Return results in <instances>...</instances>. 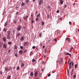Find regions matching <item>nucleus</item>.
Returning <instances> with one entry per match:
<instances>
[{
	"label": "nucleus",
	"instance_id": "obj_9",
	"mask_svg": "<svg viewBox=\"0 0 79 79\" xmlns=\"http://www.w3.org/2000/svg\"><path fill=\"white\" fill-rule=\"evenodd\" d=\"M65 40H67L69 42H71V39L69 38H66Z\"/></svg>",
	"mask_w": 79,
	"mask_h": 79
},
{
	"label": "nucleus",
	"instance_id": "obj_43",
	"mask_svg": "<svg viewBox=\"0 0 79 79\" xmlns=\"http://www.w3.org/2000/svg\"><path fill=\"white\" fill-rule=\"evenodd\" d=\"M64 8H66V7H67V6H66V4L64 5Z\"/></svg>",
	"mask_w": 79,
	"mask_h": 79
},
{
	"label": "nucleus",
	"instance_id": "obj_19",
	"mask_svg": "<svg viewBox=\"0 0 79 79\" xmlns=\"http://www.w3.org/2000/svg\"><path fill=\"white\" fill-rule=\"evenodd\" d=\"M39 17H36L35 19L36 21H39Z\"/></svg>",
	"mask_w": 79,
	"mask_h": 79
},
{
	"label": "nucleus",
	"instance_id": "obj_56",
	"mask_svg": "<svg viewBox=\"0 0 79 79\" xmlns=\"http://www.w3.org/2000/svg\"><path fill=\"white\" fill-rule=\"evenodd\" d=\"M69 73V69L68 68L67 69V73Z\"/></svg>",
	"mask_w": 79,
	"mask_h": 79
},
{
	"label": "nucleus",
	"instance_id": "obj_5",
	"mask_svg": "<svg viewBox=\"0 0 79 79\" xmlns=\"http://www.w3.org/2000/svg\"><path fill=\"white\" fill-rule=\"evenodd\" d=\"M63 58H60L59 61V63L60 64H61L62 63H63Z\"/></svg>",
	"mask_w": 79,
	"mask_h": 79
},
{
	"label": "nucleus",
	"instance_id": "obj_20",
	"mask_svg": "<svg viewBox=\"0 0 79 79\" xmlns=\"http://www.w3.org/2000/svg\"><path fill=\"white\" fill-rule=\"evenodd\" d=\"M21 67H24V64L23 63H22L21 65Z\"/></svg>",
	"mask_w": 79,
	"mask_h": 79
},
{
	"label": "nucleus",
	"instance_id": "obj_62",
	"mask_svg": "<svg viewBox=\"0 0 79 79\" xmlns=\"http://www.w3.org/2000/svg\"><path fill=\"white\" fill-rule=\"evenodd\" d=\"M47 17H48V19H49V15H48L47 16Z\"/></svg>",
	"mask_w": 79,
	"mask_h": 79
},
{
	"label": "nucleus",
	"instance_id": "obj_30",
	"mask_svg": "<svg viewBox=\"0 0 79 79\" xmlns=\"http://www.w3.org/2000/svg\"><path fill=\"white\" fill-rule=\"evenodd\" d=\"M42 64H45V62L44 61H42Z\"/></svg>",
	"mask_w": 79,
	"mask_h": 79
},
{
	"label": "nucleus",
	"instance_id": "obj_4",
	"mask_svg": "<svg viewBox=\"0 0 79 79\" xmlns=\"http://www.w3.org/2000/svg\"><path fill=\"white\" fill-rule=\"evenodd\" d=\"M17 28L18 31H19L21 28V26L20 25H19L18 26Z\"/></svg>",
	"mask_w": 79,
	"mask_h": 79
},
{
	"label": "nucleus",
	"instance_id": "obj_64",
	"mask_svg": "<svg viewBox=\"0 0 79 79\" xmlns=\"http://www.w3.org/2000/svg\"><path fill=\"white\" fill-rule=\"evenodd\" d=\"M52 73H55V71H52Z\"/></svg>",
	"mask_w": 79,
	"mask_h": 79
},
{
	"label": "nucleus",
	"instance_id": "obj_39",
	"mask_svg": "<svg viewBox=\"0 0 79 79\" xmlns=\"http://www.w3.org/2000/svg\"><path fill=\"white\" fill-rule=\"evenodd\" d=\"M20 48L21 49H23V46H20Z\"/></svg>",
	"mask_w": 79,
	"mask_h": 79
},
{
	"label": "nucleus",
	"instance_id": "obj_25",
	"mask_svg": "<svg viewBox=\"0 0 79 79\" xmlns=\"http://www.w3.org/2000/svg\"><path fill=\"white\" fill-rule=\"evenodd\" d=\"M16 69L17 71H19V67L18 66L17 67Z\"/></svg>",
	"mask_w": 79,
	"mask_h": 79
},
{
	"label": "nucleus",
	"instance_id": "obj_34",
	"mask_svg": "<svg viewBox=\"0 0 79 79\" xmlns=\"http://www.w3.org/2000/svg\"><path fill=\"white\" fill-rule=\"evenodd\" d=\"M73 72H74V69H72L71 74H73Z\"/></svg>",
	"mask_w": 79,
	"mask_h": 79
},
{
	"label": "nucleus",
	"instance_id": "obj_52",
	"mask_svg": "<svg viewBox=\"0 0 79 79\" xmlns=\"http://www.w3.org/2000/svg\"><path fill=\"white\" fill-rule=\"evenodd\" d=\"M54 41L55 42H56V41H57V40H56V39H55L54 40Z\"/></svg>",
	"mask_w": 79,
	"mask_h": 79
},
{
	"label": "nucleus",
	"instance_id": "obj_28",
	"mask_svg": "<svg viewBox=\"0 0 79 79\" xmlns=\"http://www.w3.org/2000/svg\"><path fill=\"white\" fill-rule=\"evenodd\" d=\"M60 3L61 5H62L63 3V1H61Z\"/></svg>",
	"mask_w": 79,
	"mask_h": 79
},
{
	"label": "nucleus",
	"instance_id": "obj_29",
	"mask_svg": "<svg viewBox=\"0 0 79 79\" xmlns=\"http://www.w3.org/2000/svg\"><path fill=\"white\" fill-rule=\"evenodd\" d=\"M9 71L10 70H12V68L11 67H9V69H8Z\"/></svg>",
	"mask_w": 79,
	"mask_h": 79
},
{
	"label": "nucleus",
	"instance_id": "obj_51",
	"mask_svg": "<svg viewBox=\"0 0 79 79\" xmlns=\"http://www.w3.org/2000/svg\"><path fill=\"white\" fill-rule=\"evenodd\" d=\"M73 62H70V63H69V65H71V64H72Z\"/></svg>",
	"mask_w": 79,
	"mask_h": 79
},
{
	"label": "nucleus",
	"instance_id": "obj_22",
	"mask_svg": "<svg viewBox=\"0 0 79 79\" xmlns=\"http://www.w3.org/2000/svg\"><path fill=\"white\" fill-rule=\"evenodd\" d=\"M33 75H34L33 72H31V73H30V76H33Z\"/></svg>",
	"mask_w": 79,
	"mask_h": 79
},
{
	"label": "nucleus",
	"instance_id": "obj_6",
	"mask_svg": "<svg viewBox=\"0 0 79 79\" xmlns=\"http://www.w3.org/2000/svg\"><path fill=\"white\" fill-rule=\"evenodd\" d=\"M38 75V72H37V71H36L35 72L34 76L35 77H37Z\"/></svg>",
	"mask_w": 79,
	"mask_h": 79
},
{
	"label": "nucleus",
	"instance_id": "obj_27",
	"mask_svg": "<svg viewBox=\"0 0 79 79\" xmlns=\"http://www.w3.org/2000/svg\"><path fill=\"white\" fill-rule=\"evenodd\" d=\"M3 31H4V32H6V28H4Z\"/></svg>",
	"mask_w": 79,
	"mask_h": 79
},
{
	"label": "nucleus",
	"instance_id": "obj_18",
	"mask_svg": "<svg viewBox=\"0 0 79 79\" xmlns=\"http://www.w3.org/2000/svg\"><path fill=\"white\" fill-rule=\"evenodd\" d=\"M40 17V14H38L36 15V17H37V18H39Z\"/></svg>",
	"mask_w": 79,
	"mask_h": 79
},
{
	"label": "nucleus",
	"instance_id": "obj_63",
	"mask_svg": "<svg viewBox=\"0 0 79 79\" xmlns=\"http://www.w3.org/2000/svg\"><path fill=\"white\" fill-rule=\"evenodd\" d=\"M34 23V20H32L31 21V23Z\"/></svg>",
	"mask_w": 79,
	"mask_h": 79
},
{
	"label": "nucleus",
	"instance_id": "obj_46",
	"mask_svg": "<svg viewBox=\"0 0 79 79\" xmlns=\"http://www.w3.org/2000/svg\"><path fill=\"white\" fill-rule=\"evenodd\" d=\"M16 23H17V21L16 20L14 21V23L15 24H16Z\"/></svg>",
	"mask_w": 79,
	"mask_h": 79
},
{
	"label": "nucleus",
	"instance_id": "obj_7",
	"mask_svg": "<svg viewBox=\"0 0 79 79\" xmlns=\"http://www.w3.org/2000/svg\"><path fill=\"white\" fill-rule=\"evenodd\" d=\"M21 33H20V32H18V34H17L16 35V37H19V36H20V35H21Z\"/></svg>",
	"mask_w": 79,
	"mask_h": 79
},
{
	"label": "nucleus",
	"instance_id": "obj_59",
	"mask_svg": "<svg viewBox=\"0 0 79 79\" xmlns=\"http://www.w3.org/2000/svg\"><path fill=\"white\" fill-rule=\"evenodd\" d=\"M15 68H16V67H15V66L14 67H13V69H15Z\"/></svg>",
	"mask_w": 79,
	"mask_h": 79
},
{
	"label": "nucleus",
	"instance_id": "obj_24",
	"mask_svg": "<svg viewBox=\"0 0 79 79\" xmlns=\"http://www.w3.org/2000/svg\"><path fill=\"white\" fill-rule=\"evenodd\" d=\"M33 54V51H31L30 53V56H32Z\"/></svg>",
	"mask_w": 79,
	"mask_h": 79
},
{
	"label": "nucleus",
	"instance_id": "obj_8",
	"mask_svg": "<svg viewBox=\"0 0 79 79\" xmlns=\"http://www.w3.org/2000/svg\"><path fill=\"white\" fill-rule=\"evenodd\" d=\"M23 44L25 46H27L29 44V43H28V42H26L24 43Z\"/></svg>",
	"mask_w": 79,
	"mask_h": 79
},
{
	"label": "nucleus",
	"instance_id": "obj_12",
	"mask_svg": "<svg viewBox=\"0 0 79 79\" xmlns=\"http://www.w3.org/2000/svg\"><path fill=\"white\" fill-rule=\"evenodd\" d=\"M65 55H69L70 57L71 56V54L68 53L67 52H65Z\"/></svg>",
	"mask_w": 79,
	"mask_h": 79
},
{
	"label": "nucleus",
	"instance_id": "obj_35",
	"mask_svg": "<svg viewBox=\"0 0 79 79\" xmlns=\"http://www.w3.org/2000/svg\"><path fill=\"white\" fill-rule=\"evenodd\" d=\"M27 52V50L26 49H25L23 51V53H25V52Z\"/></svg>",
	"mask_w": 79,
	"mask_h": 79
},
{
	"label": "nucleus",
	"instance_id": "obj_60",
	"mask_svg": "<svg viewBox=\"0 0 79 79\" xmlns=\"http://www.w3.org/2000/svg\"><path fill=\"white\" fill-rule=\"evenodd\" d=\"M72 66H73L74 65V63H73V62H72Z\"/></svg>",
	"mask_w": 79,
	"mask_h": 79
},
{
	"label": "nucleus",
	"instance_id": "obj_16",
	"mask_svg": "<svg viewBox=\"0 0 79 79\" xmlns=\"http://www.w3.org/2000/svg\"><path fill=\"white\" fill-rule=\"evenodd\" d=\"M73 77H74V79H76V73H75L74 75H73Z\"/></svg>",
	"mask_w": 79,
	"mask_h": 79
},
{
	"label": "nucleus",
	"instance_id": "obj_10",
	"mask_svg": "<svg viewBox=\"0 0 79 79\" xmlns=\"http://www.w3.org/2000/svg\"><path fill=\"white\" fill-rule=\"evenodd\" d=\"M19 54H20V55H22V54H23V51L22 50H20L19 51Z\"/></svg>",
	"mask_w": 79,
	"mask_h": 79
},
{
	"label": "nucleus",
	"instance_id": "obj_44",
	"mask_svg": "<svg viewBox=\"0 0 79 79\" xmlns=\"http://www.w3.org/2000/svg\"><path fill=\"white\" fill-rule=\"evenodd\" d=\"M11 52V49H9V50L8 51V53H10V52Z\"/></svg>",
	"mask_w": 79,
	"mask_h": 79
},
{
	"label": "nucleus",
	"instance_id": "obj_26",
	"mask_svg": "<svg viewBox=\"0 0 79 79\" xmlns=\"http://www.w3.org/2000/svg\"><path fill=\"white\" fill-rule=\"evenodd\" d=\"M7 24H8V22H6L5 23V24L4 25L5 26H7Z\"/></svg>",
	"mask_w": 79,
	"mask_h": 79
},
{
	"label": "nucleus",
	"instance_id": "obj_49",
	"mask_svg": "<svg viewBox=\"0 0 79 79\" xmlns=\"http://www.w3.org/2000/svg\"><path fill=\"white\" fill-rule=\"evenodd\" d=\"M32 48H33L34 49H35V46H34L32 47Z\"/></svg>",
	"mask_w": 79,
	"mask_h": 79
},
{
	"label": "nucleus",
	"instance_id": "obj_58",
	"mask_svg": "<svg viewBox=\"0 0 79 79\" xmlns=\"http://www.w3.org/2000/svg\"><path fill=\"white\" fill-rule=\"evenodd\" d=\"M72 49H73V47H72L70 49V50H72Z\"/></svg>",
	"mask_w": 79,
	"mask_h": 79
},
{
	"label": "nucleus",
	"instance_id": "obj_42",
	"mask_svg": "<svg viewBox=\"0 0 79 79\" xmlns=\"http://www.w3.org/2000/svg\"><path fill=\"white\" fill-rule=\"evenodd\" d=\"M42 24L43 26H44V22H43L42 23Z\"/></svg>",
	"mask_w": 79,
	"mask_h": 79
},
{
	"label": "nucleus",
	"instance_id": "obj_13",
	"mask_svg": "<svg viewBox=\"0 0 79 79\" xmlns=\"http://www.w3.org/2000/svg\"><path fill=\"white\" fill-rule=\"evenodd\" d=\"M4 71H6L7 72H8V71H9L8 68L5 67Z\"/></svg>",
	"mask_w": 79,
	"mask_h": 79
},
{
	"label": "nucleus",
	"instance_id": "obj_48",
	"mask_svg": "<svg viewBox=\"0 0 79 79\" xmlns=\"http://www.w3.org/2000/svg\"><path fill=\"white\" fill-rule=\"evenodd\" d=\"M59 12H60V11L59 10H57V11H56V13H59Z\"/></svg>",
	"mask_w": 79,
	"mask_h": 79
},
{
	"label": "nucleus",
	"instance_id": "obj_53",
	"mask_svg": "<svg viewBox=\"0 0 79 79\" xmlns=\"http://www.w3.org/2000/svg\"><path fill=\"white\" fill-rule=\"evenodd\" d=\"M69 24L70 25H71V24H72V23H71V22H69Z\"/></svg>",
	"mask_w": 79,
	"mask_h": 79
},
{
	"label": "nucleus",
	"instance_id": "obj_38",
	"mask_svg": "<svg viewBox=\"0 0 79 79\" xmlns=\"http://www.w3.org/2000/svg\"><path fill=\"white\" fill-rule=\"evenodd\" d=\"M77 64H76L75 65V68H77Z\"/></svg>",
	"mask_w": 79,
	"mask_h": 79
},
{
	"label": "nucleus",
	"instance_id": "obj_23",
	"mask_svg": "<svg viewBox=\"0 0 79 79\" xmlns=\"http://www.w3.org/2000/svg\"><path fill=\"white\" fill-rule=\"evenodd\" d=\"M2 45H3V43L0 42V47H2Z\"/></svg>",
	"mask_w": 79,
	"mask_h": 79
},
{
	"label": "nucleus",
	"instance_id": "obj_2",
	"mask_svg": "<svg viewBox=\"0 0 79 79\" xmlns=\"http://www.w3.org/2000/svg\"><path fill=\"white\" fill-rule=\"evenodd\" d=\"M28 18H29V16L27 15L23 17V19L24 20H25V21H27Z\"/></svg>",
	"mask_w": 79,
	"mask_h": 79
},
{
	"label": "nucleus",
	"instance_id": "obj_54",
	"mask_svg": "<svg viewBox=\"0 0 79 79\" xmlns=\"http://www.w3.org/2000/svg\"><path fill=\"white\" fill-rule=\"evenodd\" d=\"M51 75V74H49L48 75V77H50V76Z\"/></svg>",
	"mask_w": 79,
	"mask_h": 79
},
{
	"label": "nucleus",
	"instance_id": "obj_11",
	"mask_svg": "<svg viewBox=\"0 0 79 79\" xmlns=\"http://www.w3.org/2000/svg\"><path fill=\"white\" fill-rule=\"evenodd\" d=\"M3 47L4 48H7V45H6V44H4L3 45Z\"/></svg>",
	"mask_w": 79,
	"mask_h": 79
},
{
	"label": "nucleus",
	"instance_id": "obj_32",
	"mask_svg": "<svg viewBox=\"0 0 79 79\" xmlns=\"http://www.w3.org/2000/svg\"><path fill=\"white\" fill-rule=\"evenodd\" d=\"M39 36L40 37H42V33H40V34H39Z\"/></svg>",
	"mask_w": 79,
	"mask_h": 79
},
{
	"label": "nucleus",
	"instance_id": "obj_61",
	"mask_svg": "<svg viewBox=\"0 0 79 79\" xmlns=\"http://www.w3.org/2000/svg\"><path fill=\"white\" fill-rule=\"evenodd\" d=\"M16 15H18V12H16Z\"/></svg>",
	"mask_w": 79,
	"mask_h": 79
},
{
	"label": "nucleus",
	"instance_id": "obj_45",
	"mask_svg": "<svg viewBox=\"0 0 79 79\" xmlns=\"http://www.w3.org/2000/svg\"><path fill=\"white\" fill-rule=\"evenodd\" d=\"M72 68L71 65H69V69H71Z\"/></svg>",
	"mask_w": 79,
	"mask_h": 79
},
{
	"label": "nucleus",
	"instance_id": "obj_3",
	"mask_svg": "<svg viewBox=\"0 0 79 79\" xmlns=\"http://www.w3.org/2000/svg\"><path fill=\"white\" fill-rule=\"evenodd\" d=\"M38 2L39 5H42V3L43 4V0H40Z\"/></svg>",
	"mask_w": 79,
	"mask_h": 79
},
{
	"label": "nucleus",
	"instance_id": "obj_57",
	"mask_svg": "<svg viewBox=\"0 0 79 79\" xmlns=\"http://www.w3.org/2000/svg\"><path fill=\"white\" fill-rule=\"evenodd\" d=\"M47 49H45L44 51V52H45V53H47Z\"/></svg>",
	"mask_w": 79,
	"mask_h": 79
},
{
	"label": "nucleus",
	"instance_id": "obj_41",
	"mask_svg": "<svg viewBox=\"0 0 79 79\" xmlns=\"http://www.w3.org/2000/svg\"><path fill=\"white\" fill-rule=\"evenodd\" d=\"M8 44H9V45H11V42H8Z\"/></svg>",
	"mask_w": 79,
	"mask_h": 79
},
{
	"label": "nucleus",
	"instance_id": "obj_21",
	"mask_svg": "<svg viewBox=\"0 0 79 79\" xmlns=\"http://www.w3.org/2000/svg\"><path fill=\"white\" fill-rule=\"evenodd\" d=\"M6 38L5 37H4L3 38V40L4 42H6Z\"/></svg>",
	"mask_w": 79,
	"mask_h": 79
},
{
	"label": "nucleus",
	"instance_id": "obj_33",
	"mask_svg": "<svg viewBox=\"0 0 79 79\" xmlns=\"http://www.w3.org/2000/svg\"><path fill=\"white\" fill-rule=\"evenodd\" d=\"M22 6H24V5H25V4L24 3V2H22Z\"/></svg>",
	"mask_w": 79,
	"mask_h": 79
},
{
	"label": "nucleus",
	"instance_id": "obj_50",
	"mask_svg": "<svg viewBox=\"0 0 79 79\" xmlns=\"http://www.w3.org/2000/svg\"><path fill=\"white\" fill-rule=\"evenodd\" d=\"M70 61H71V59H69V61H68L69 63V62H70Z\"/></svg>",
	"mask_w": 79,
	"mask_h": 79
},
{
	"label": "nucleus",
	"instance_id": "obj_37",
	"mask_svg": "<svg viewBox=\"0 0 79 79\" xmlns=\"http://www.w3.org/2000/svg\"><path fill=\"white\" fill-rule=\"evenodd\" d=\"M2 74H3V72H2V71H1L0 72V74H1V75H2Z\"/></svg>",
	"mask_w": 79,
	"mask_h": 79
},
{
	"label": "nucleus",
	"instance_id": "obj_55",
	"mask_svg": "<svg viewBox=\"0 0 79 79\" xmlns=\"http://www.w3.org/2000/svg\"><path fill=\"white\" fill-rule=\"evenodd\" d=\"M38 11H36L35 13V15H37V14Z\"/></svg>",
	"mask_w": 79,
	"mask_h": 79
},
{
	"label": "nucleus",
	"instance_id": "obj_14",
	"mask_svg": "<svg viewBox=\"0 0 79 79\" xmlns=\"http://www.w3.org/2000/svg\"><path fill=\"white\" fill-rule=\"evenodd\" d=\"M24 38L23 36H22V37L20 38V40L21 41H23V40H24Z\"/></svg>",
	"mask_w": 79,
	"mask_h": 79
},
{
	"label": "nucleus",
	"instance_id": "obj_40",
	"mask_svg": "<svg viewBox=\"0 0 79 79\" xmlns=\"http://www.w3.org/2000/svg\"><path fill=\"white\" fill-rule=\"evenodd\" d=\"M17 46H16V45L15 46V49H16V48H17Z\"/></svg>",
	"mask_w": 79,
	"mask_h": 79
},
{
	"label": "nucleus",
	"instance_id": "obj_47",
	"mask_svg": "<svg viewBox=\"0 0 79 79\" xmlns=\"http://www.w3.org/2000/svg\"><path fill=\"white\" fill-rule=\"evenodd\" d=\"M15 56H16V57H18V55H17V54H16V53H15Z\"/></svg>",
	"mask_w": 79,
	"mask_h": 79
},
{
	"label": "nucleus",
	"instance_id": "obj_17",
	"mask_svg": "<svg viewBox=\"0 0 79 79\" xmlns=\"http://www.w3.org/2000/svg\"><path fill=\"white\" fill-rule=\"evenodd\" d=\"M60 34V31L58 30L57 31V35H59V34Z\"/></svg>",
	"mask_w": 79,
	"mask_h": 79
},
{
	"label": "nucleus",
	"instance_id": "obj_36",
	"mask_svg": "<svg viewBox=\"0 0 79 79\" xmlns=\"http://www.w3.org/2000/svg\"><path fill=\"white\" fill-rule=\"evenodd\" d=\"M35 61V60L34 59H33L32 60V62H34Z\"/></svg>",
	"mask_w": 79,
	"mask_h": 79
},
{
	"label": "nucleus",
	"instance_id": "obj_31",
	"mask_svg": "<svg viewBox=\"0 0 79 79\" xmlns=\"http://www.w3.org/2000/svg\"><path fill=\"white\" fill-rule=\"evenodd\" d=\"M29 0H26V3H29Z\"/></svg>",
	"mask_w": 79,
	"mask_h": 79
},
{
	"label": "nucleus",
	"instance_id": "obj_15",
	"mask_svg": "<svg viewBox=\"0 0 79 79\" xmlns=\"http://www.w3.org/2000/svg\"><path fill=\"white\" fill-rule=\"evenodd\" d=\"M7 79H11V76L8 75L6 78Z\"/></svg>",
	"mask_w": 79,
	"mask_h": 79
},
{
	"label": "nucleus",
	"instance_id": "obj_1",
	"mask_svg": "<svg viewBox=\"0 0 79 79\" xmlns=\"http://www.w3.org/2000/svg\"><path fill=\"white\" fill-rule=\"evenodd\" d=\"M11 33V32H10V31H7V39H11V38H10V34Z\"/></svg>",
	"mask_w": 79,
	"mask_h": 79
}]
</instances>
